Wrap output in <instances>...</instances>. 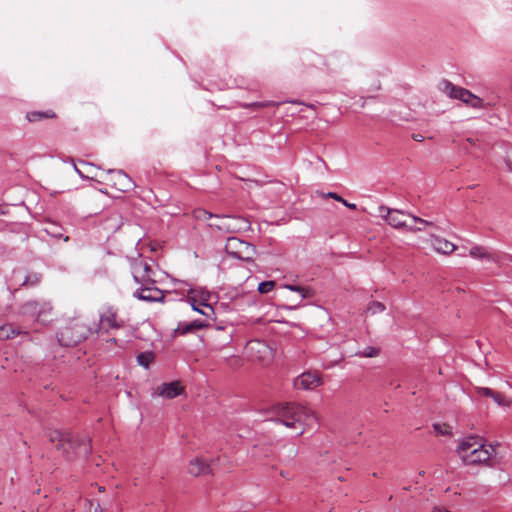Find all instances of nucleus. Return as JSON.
Segmentation results:
<instances>
[{
  "mask_svg": "<svg viewBox=\"0 0 512 512\" xmlns=\"http://www.w3.org/2000/svg\"><path fill=\"white\" fill-rule=\"evenodd\" d=\"M275 421L293 428L296 424L309 425L314 419L311 410L296 403H280L273 407Z\"/></svg>",
  "mask_w": 512,
  "mask_h": 512,
  "instance_id": "1",
  "label": "nucleus"
},
{
  "mask_svg": "<svg viewBox=\"0 0 512 512\" xmlns=\"http://www.w3.org/2000/svg\"><path fill=\"white\" fill-rule=\"evenodd\" d=\"M150 267L143 261H136L132 264V275L134 281L141 285L140 289L133 292V296L148 302L160 301V290L151 287L154 284L150 277Z\"/></svg>",
  "mask_w": 512,
  "mask_h": 512,
  "instance_id": "2",
  "label": "nucleus"
},
{
  "mask_svg": "<svg viewBox=\"0 0 512 512\" xmlns=\"http://www.w3.org/2000/svg\"><path fill=\"white\" fill-rule=\"evenodd\" d=\"M49 440L52 443H56V447L62 449L67 455L87 456L92 451L89 439H75L71 434H64L58 430H53L49 433Z\"/></svg>",
  "mask_w": 512,
  "mask_h": 512,
  "instance_id": "3",
  "label": "nucleus"
},
{
  "mask_svg": "<svg viewBox=\"0 0 512 512\" xmlns=\"http://www.w3.org/2000/svg\"><path fill=\"white\" fill-rule=\"evenodd\" d=\"M440 90L452 99H457L472 108H483V99L473 94L468 89L454 85L452 82L444 79L439 84Z\"/></svg>",
  "mask_w": 512,
  "mask_h": 512,
  "instance_id": "4",
  "label": "nucleus"
},
{
  "mask_svg": "<svg viewBox=\"0 0 512 512\" xmlns=\"http://www.w3.org/2000/svg\"><path fill=\"white\" fill-rule=\"evenodd\" d=\"M52 310L50 302L31 300L21 306L20 314L38 323L47 324L51 320Z\"/></svg>",
  "mask_w": 512,
  "mask_h": 512,
  "instance_id": "5",
  "label": "nucleus"
},
{
  "mask_svg": "<svg viewBox=\"0 0 512 512\" xmlns=\"http://www.w3.org/2000/svg\"><path fill=\"white\" fill-rule=\"evenodd\" d=\"M247 349L253 360L264 365L268 364L274 356L273 349L264 341H250L247 345Z\"/></svg>",
  "mask_w": 512,
  "mask_h": 512,
  "instance_id": "6",
  "label": "nucleus"
},
{
  "mask_svg": "<svg viewBox=\"0 0 512 512\" xmlns=\"http://www.w3.org/2000/svg\"><path fill=\"white\" fill-rule=\"evenodd\" d=\"M225 249L227 253L242 260H250L251 254L254 251L252 245L236 237H229L227 239Z\"/></svg>",
  "mask_w": 512,
  "mask_h": 512,
  "instance_id": "7",
  "label": "nucleus"
},
{
  "mask_svg": "<svg viewBox=\"0 0 512 512\" xmlns=\"http://www.w3.org/2000/svg\"><path fill=\"white\" fill-rule=\"evenodd\" d=\"M105 181L121 192H128L134 187L132 179L122 170H108Z\"/></svg>",
  "mask_w": 512,
  "mask_h": 512,
  "instance_id": "8",
  "label": "nucleus"
},
{
  "mask_svg": "<svg viewBox=\"0 0 512 512\" xmlns=\"http://www.w3.org/2000/svg\"><path fill=\"white\" fill-rule=\"evenodd\" d=\"M495 453L496 449L494 446H486L480 443L476 449L470 451L469 454H465L464 463L467 465L486 463L495 455Z\"/></svg>",
  "mask_w": 512,
  "mask_h": 512,
  "instance_id": "9",
  "label": "nucleus"
},
{
  "mask_svg": "<svg viewBox=\"0 0 512 512\" xmlns=\"http://www.w3.org/2000/svg\"><path fill=\"white\" fill-rule=\"evenodd\" d=\"M322 378L318 372L307 371L294 380V387L301 390H312L322 385Z\"/></svg>",
  "mask_w": 512,
  "mask_h": 512,
  "instance_id": "10",
  "label": "nucleus"
},
{
  "mask_svg": "<svg viewBox=\"0 0 512 512\" xmlns=\"http://www.w3.org/2000/svg\"><path fill=\"white\" fill-rule=\"evenodd\" d=\"M314 70L326 73L331 72V68L325 57L317 54H309L303 63V72L312 74Z\"/></svg>",
  "mask_w": 512,
  "mask_h": 512,
  "instance_id": "11",
  "label": "nucleus"
},
{
  "mask_svg": "<svg viewBox=\"0 0 512 512\" xmlns=\"http://www.w3.org/2000/svg\"><path fill=\"white\" fill-rule=\"evenodd\" d=\"M379 213L382 217H384L388 224L392 227L399 229V228H406V221L404 220V217L406 213L401 210L397 209H390L385 206L379 207Z\"/></svg>",
  "mask_w": 512,
  "mask_h": 512,
  "instance_id": "12",
  "label": "nucleus"
},
{
  "mask_svg": "<svg viewBox=\"0 0 512 512\" xmlns=\"http://www.w3.org/2000/svg\"><path fill=\"white\" fill-rule=\"evenodd\" d=\"M124 326V321L119 319L113 308H107L100 316V328L119 329Z\"/></svg>",
  "mask_w": 512,
  "mask_h": 512,
  "instance_id": "13",
  "label": "nucleus"
},
{
  "mask_svg": "<svg viewBox=\"0 0 512 512\" xmlns=\"http://www.w3.org/2000/svg\"><path fill=\"white\" fill-rule=\"evenodd\" d=\"M204 214L207 215L208 219L214 218L215 221L211 222L209 225L211 227H216L218 230L225 232H234L236 230L235 222L239 219L231 217V216H213L211 213L204 211Z\"/></svg>",
  "mask_w": 512,
  "mask_h": 512,
  "instance_id": "14",
  "label": "nucleus"
},
{
  "mask_svg": "<svg viewBox=\"0 0 512 512\" xmlns=\"http://www.w3.org/2000/svg\"><path fill=\"white\" fill-rule=\"evenodd\" d=\"M210 464H208L204 459L196 457L189 462L188 472L192 476H201L207 475L211 473Z\"/></svg>",
  "mask_w": 512,
  "mask_h": 512,
  "instance_id": "15",
  "label": "nucleus"
},
{
  "mask_svg": "<svg viewBox=\"0 0 512 512\" xmlns=\"http://www.w3.org/2000/svg\"><path fill=\"white\" fill-rule=\"evenodd\" d=\"M185 393L184 386L180 381H173L162 384V398L173 399Z\"/></svg>",
  "mask_w": 512,
  "mask_h": 512,
  "instance_id": "16",
  "label": "nucleus"
},
{
  "mask_svg": "<svg viewBox=\"0 0 512 512\" xmlns=\"http://www.w3.org/2000/svg\"><path fill=\"white\" fill-rule=\"evenodd\" d=\"M208 324L201 320H194L189 323H179L178 327L174 330V334L186 335L188 333H194L197 330H201L207 327Z\"/></svg>",
  "mask_w": 512,
  "mask_h": 512,
  "instance_id": "17",
  "label": "nucleus"
},
{
  "mask_svg": "<svg viewBox=\"0 0 512 512\" xmlns=\"http://www.w3.org/2000/svg\"><path fill=\"white\" fill-rule=\"evenodd\" d=\"M431 238L432 246L434 250L437 251L438 253L448 255L451 254L456 249V245H454L453 243L444 238H440L435 235H432Z\"/></svg>",
  "mask_w": 512,
  "mask_h": 512,
  "instance_id": "18",
  "label": "nucleus"
},
{
  "mask_svg": "<svg viewBox=\"0 0 512 512\" xmlns=\"http://www.w3.org/2000/svg\"><path fill=\"white\" fill-rule=\"evenodd\" d=\"M479 444L480 442L478 441L477 437L474 436L466 437L460 441L457 447V452L463 462L465 454H469V452L473 449H476Z\"/></svg>",
  "mask_w": 512,
  "mask_h": 512,
  "instance_id": "19",
  "label": "nucleus"
},
{
  "mask_svg": "<svg viewBox=\"0 0 512 512\" xmlns=\"http://www.w3.org/2000/svg\"><path fill=\"white\" fill-rule=\"evenodd\" d=\"M469 255L475 259H485L493 262L497 261V257L495 254L490 253L486 247L480 245H475L471 247L469 250Z\"/></svg>",
  "mask_w": 512,
  "mask_h": 512,
  "instance_id": "20",
  "label": "nucleus"
},
{
  "mask_svg": "<svg viewBox=\"0 0 512 512\" xmlns=\"http://www.w3.org/2000/svg\"><path fill=\"white\" fill-rule=\"evenodd\" d=\"M189 299L191 301V306H192L193 310L201 313L202 315H204L208 318H211L214 315L213 307L206 303L208 298H202L200 301V305L203 307V310H199V307L196 306V300L194 297H190Z\"/></svg>",
  "mask_w": 512,
  "mask_h": 512,
  "instance_id": "21",
  "label": "nucleus"
},
{
  "mask_svg": "<svg viewBox=\"0 0 512 512\" xmlns=\"http://www.w3.org/2000/svg\"><path fill=\"white\" fill-rule=\"evenodd\" d=\"M21 333L22 331L15 328L12 324H5L0 326V340L12 339Z\"/></svg>",
  "mask_w": 512,
  "mask_h": 512,
  "instance_id": "22",
  "label": "nucleus"
},
{
  "mask_svg": "<svg viewBox=\"0 0 512 512\" xmlns=\"http://www.w3.org/2000/svg\"><path fill=\"white\" fill-rule=\"evenodd\" d=\"M285 288L289 289L290 291L299 293L301 296V299L311 298L314 296L313 289H311L309 287L287 284V285H285Z\"/></svg>",
  "mask_w": 512,
  "mask_h": 512,
  "instance_id": "23",
  "label": "nucleus"
},
{
  "mask_svg": "<svg viewBox=\"0 0 512 512\" xmlns=\"http://www.w3.org/2000/svg\"><path fill=\"white\" fill-rule=\"evenodd\" d=\"M27 120L29 122H37L45 118H52L54 117V113L52 112H39V111H32L27 113Z\"/></svg>",
  "mask_w": 512,
  "mask_h": 512,
  "instance_id": "24",
  "label": "nucleus"
},
{
  "mask_svg": "<svg viewBox=\"0 0 512 512\" xmlns=\"http://www.w3.org/2000/svg\"><path fill=\"white\" fill-rule=\"evenodd\" d=\"M69 332V328H65L63 331H61L60 337L58 338V341L60 342L61 345L70 346L81 340L82 336H79L75 339H66Z\"/></svg>",
  "mask_w": 512,
  "mask_h": 512,
  "instance_id": "25",
  "label": "nucleus"
},
{
  "mask_svg": "<svg viewBox=\"0 0 512 512\" xmlns=\"http://www.w3.org/2000/svg\"><path fill=\"white\" fill-rule=\"evenodd\" d=\"M154 361V355L150 352H143L137 356V362L144 368H148L149 365Z\"/></svg>",
  "mask_w": 512,
  "mask_h": 512,
  "instance_id": "26",
  "label": "nucleus"
},
{
  "mask_svg": "<svg viewBox=\"0 0 512 512\" xmlns=\"http://www.w3.org/2000/svg\"><path fill=\"white\" fill-rule=\"evenodd\" d=\"M492 399L499 405V406H502V407H510L511 404H512V400L511 399H508L504 394L500 393V392H495L494 391V394H493V397Z\"/></svg>",
  "mask_w": 512,
  "mask_h": 512,
  "instance_id": "27",
  "label": "nucleus"
},
{
  "mask_svg": "<svg viewBox=\"0 0 512 512\" xmlns=\"http://www.w3.org/2000/svg\"><path fill=\"white\" fill-rule=\"evenodd\" d=\"M380 353V349L372 346H368L363 349V351L357 352V355L361 357H376Z\"/></svg>",
  "mask_w": 512,
  "mask_h": 512,
  "instance_id": "28",
  "label": "nucleus"
},
{
  "mask_svg": "<svg viewBox=\"0 0 512 512\" xmlns=\"http://www.w3.org/2000/svg\"><path fill=\"white\" fill-rule=\"evenodd\" d=\"M277 105H279V104L276 102H273V101H264V102H253L250 104H244V105H242V107L259 109V108H266V107L277 106Z\"/></svg>",
  "mask_w": 512,
  "mask_h": 512,
  "instance_id": "29",
  "label": "nucleus"
},
{
  "mask_svg": "<svg viewBox=\"0 0 512 512\" xmlns=\"http://www.w3.org/2000/svg\"><path fill=\"white\" fill-rule=\"evenodd\" d=\"M41 281V275L38 273H33L31 275H28L24 282L22 283L23 286H36Z\"/></svg>",
  "mask_w": 512,
  "mask_h": 512,
  "instance_id": "30",
  "label": "nucleus"
},
{
  "mask_svg": "<svg viewBox=\"0 0 512 512\" xmlns=\"http://www.w3.org/2000/svg\"><path fill=\"white\" fill-rule=\"evenodd\" d=\"M384 310H385V305L378 301L371 302L369 304V306L367 307V311L372 314L380 313V312H383Z\"/></svg>",
  "mask_w": 512,
  "mask_h": 512,
  "instance_id": "31",
  "label": "nucleus"
},
{
  "mask_svg": "<svg viewBox=\"0 0 512 512\" xmlns=\"http://www.w3.org/2000/svg\"><path fill=\"white\" fill-rule=\"evenodd\" d=\"M274 287H275V282L274 281H272V280L264 281V282H261L258 285V292L261 293V294H265V293H268L271 290H273Z\"/></svg>",
  "mask_w": 512,
  "mask_h": 512,
  "instance_id": "32",
  "label": "nucleus"
},
{
  "mask_svg": "<svg viewBox=\"0 0 512 512\" xmlns=\"http://www.w3.org/2000/svg\"><path fill=\"white\" fill-rule=\"evenodd\" d=\"M477 393L479 395L485 396V397H493L494 391L487 387H478L476 389Z\"/></svg>",
  "mask_w": 512,
  "mask_h": 512,
  "instance_id": "33",
  "label": "nucleus"
},
{
  "mask_svg": "<svg viewBox=\"0 0 512 512\" xmlns=\"http://www.w3.org/2000/svg\"><path fill=\"white\" fill-rule=\"evenodd\" d=\"M407 215L410 216L414 220V222L419 223V224H421L423 226H434L433 222L424 220V219H422L420 217H417V216H414V215H411V214H407Z\"/></svg>",
  "mask_w": 512,
  "mask_h": 512,
  "instance_id": "34",
  "label": "nucleus"
},
{
  "mask_svg": "<svg viewBox=\"0 0 512 512\" xmlns=\"http://www.w3.org/2000/svg\"><path fill=\"white\" fill-rule=\"evenodd\" d=\"M326 197L332 198V199H334L336 201H339V202L343 201V198L340 195H338L337 193H334V192L327 193Z\"/></svg>",
  "mask_w": 512,
  "mask_h": 512,
  "instance_id": "35",
  "label": "nucleus"
},
{
  "mask_svg": "<svg viewBox=\"0 0 512 512\" xmlns=\"http://www.w3.org/2000/svg\"><path fill=\"white\" fill-rule=\"evenodd\" d=\"M407 230L411 231V232H418V231H422L423 230V227H421V225H418L416 227H413V226H407L406 227Z\"/></svg>",
  "mask_w": 512,
  "mask_h": 512,
  "instance_id": "36",
  "label": "nucleus"
},
{
  "mask_svg": "<svg viewBox=\"0 0 512 512\" xmlns=\"http://www.w3.org/2000/svg\"><path fill=\"white\" fill-rule=\"evenodd\" d=\"M343 205H345L346 207H348L349 209H352V210H355L356 209V204L354 203H349L347 202L345 199H343V201L341 202Z\"/></svg>",
  "mask_w": 512,
  "mask_h": 512,
  "instance_id": "37",
  "label": "nucleus"
},
{
  "mask_svg": "<svg viewBox=\"0 0 512 512\" xmlns=\"http://www.w3.org/2000/svg\"><path fill=\"white\" fill-rule=\"evenodd\" d=\"M412 138L415 140V141H418V142H421L424 140V137L421 135V134H412Z\"/></svg>",
  "mask_w": 512,
  "mask_h": 512,
  "instance_id": "38",
  "label": "nucleus"
},
{
  "mask_svg": "<svg viewBox=\"0 0 512 512\" xmlns=\"http://www.w3.org/2000/svg\"><path fill=\"white\" fill-rule=\"evenodd\" d=\"M289 452L294 457L297 454V449H295L294 447H291Z\"/></svg>",
  "mask_w": 512,
  "mask_h": 512,
  "instance_id": "39",
  "label": "nucleus"
},
{
  "mask_svg": "<svg viewBox=\"0 0 512 512\" xmlns=\"http://www.w3.org/2000/svg\"><path fill=\"white\" fill-rule=\"evenodd\" d=\"M94 512H101V507L99 504L96 505Z\"/></svg>",
  "mask_w": 512,
  "mask_h": 512,
  "instance_id": "40",
  "label": "nucleus"
},
{
  "mask_svg": "<svg viewBox=\"0 0 512 512\" xmlns=\"http://www.w3.org/2000/svg\"><path fill=\"white\" fill-rule=\"evenodd\" d=\"M196 306L199 307V310H203V307L200 305V302L199 303L196 302Z\"/></svg>",
  "mask_w": 512,
  "mask_h": 512,
  "instance_id": "41",
  "label": "nucleus"
},
{
  "mask_svg": "<svg viewBox=\"0 0 512 512\" xmlns=\"http://www.w3.org/2000/svg\"><path fill=\"white\" fill-rule=\"evenodd\" d=\"M467 141L471 144H473V140L471 138H468Z\"/></svg>",
  "mask_w": 512,
  "mask_h": 512,
  "instance_id": "42",
  "label": "nucleus"
},
{
  "mask_svg": "<svg viewBox=\"0 0 512 512\" xmlns=\"http://www.w3.org/2000/svg\"><path fill=\"white\" fill-rule=\"evenodd\" d=\"M161 298H162V301H163L164 300V291L163 290H162Z\"/></svg>",
  "mask_w": 512,
  "mask_h": 512,
  "instance_id": "43",
  "label": "nucleus"
},
{
  "mask_svg": "<svg viewBox=\"0 0 512 512\" xmlns=\"http://www.w3.org/2000/svg\"><path fill=\"white\" fill-rule=\"evenodd\" d=\"M509 167H510V169L512 170V160H511V161H510V163H509Z\"/></svg>",
  "mask_w": 512,
  "mask_h": 512,
  "instance_id": "44",
  "label": "nucleus"
},
{
  "mask_svg": "<svg viewBox=\"0 0 512 512\" xmlns=\"http://www.w3.org/2000/svg\"><path fill=\"white\" fill-rule=\"evenodd\" d=\"M439 425L435 424L434 428L438 430Z\"/></svg>",
  "mask_w": 512,
  "mask_h": 512,
  "instance_id": "45",
  "label": "nucleus"
}]
</instances>
